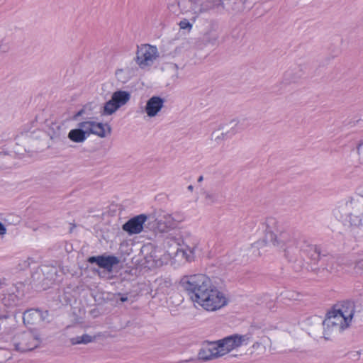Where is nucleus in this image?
<instances>
[{"label": "nucleus", "instance_id": "f257e3e1", "mask_svg": "<svg viewBox=\"0 0 363 363\" xmlns=\"http://www.w3.org/2000/svg\"><path fill=\"white\" fill-rule=\"evenodd\" d=\"M263 242L272 243L281 248L285 257L289 261H296L298 257H302L306 255L312 262H317L320 257L318 249L301 238H296L288 230L283 229L282 226L274 219L267 220V229L264 240L258 241L254 245L258 247Z\"/></svg>", "mask_w": 363, "mask_h": 363}, {"label": "nucleus", "instance_id": "f03ea898", "mask_svg": "<svg viewBox=\"0 0 363 363\" xmlns=\"http://www.w3.org/2000/svg\"><path fill=\"white\" fill-rule=\"evenodd\" d=\"M180 285L194 303L207 311H217L228 303L226 296L205 274L184 276L180 279Z\"/></svg>", "mask_w": 363, "mask_h": 363}, {"label": "nucleus", "instance_id": "7ed1b4c3", "mask_svg": "<svg viewBox=\"0 0 363 363\" xmlns=\"http://www.w3.org/2000/svg\"><path fill=\"white\" fill-rule=\"evenodd\" d=\"M178 7L183 14H191V20L195 21L199 14L207 12L210 9L205 0H179L177 4H170L169 9L176 13Z\"/></svg>", "mask_w": 363, "mask_h": 363}, {"label": "nucleus", "instance_id": "20e7f679", "mask_svg": "<svg viewBox=\"0 0 363 363\" xmlns=\"http://www.w3.org/2000/svg\"><path fill=\"white\" fill-rule=\"evenodd\" d=\"M40 343V335L36 331H26L15 335L13 344L16 351L26 352L36 348Z\"/></svg>", "mask_w": 363, "mask_h": 363}, {"label": "nucleus", "instance_id": "39448f33", "mask_svg": "<svg viewBox=\"0 0 363 363\" xmlns=\"http://www.w3.org/2000/svg\"><path fill=\"white\" fill-rule=\"evenodd\" d=\"M158 57L159 52L156 46L142 44L137 46L134 60L139 67L144 69L151 67Z\"/></svg>", "mask_w": 363, "mask_h": 363}, {"label": "nucleus", "instance_id": "423d86ee", "mask_svg": "<svg viewBox=\"0 0 363 363\" xmlns=\"http://www.w3.org/2000/svg\"><path fill=\"white\" fill-rule=\"evenodd\" d=\"M340 306L335 305L333 308L329 311L323 325V335L325 340H330L333 336L337 335L340 331Z\"/></svg>", "mask_w": 363, "mask_h": 363}, {"label": "nucleus", "instance_id": "0eeeda50", "mask_svg": "<svg viewBox=\"0 0 363 363\" xmlns=\"http://www.w3.org/2000/svg\"><path fill=\"white\" fill-rule=\"evenodd\" d=\"M249 342L248 334H233L217 340V347L220 349L222 356H224L234 350L247 345Z\"/></svg>", "mask_w": 363, "mask_h": 363}, {"label": "nucleus", "instance_id": "6e6552de", "mask_svg": "<svg viewBox=\"0 0 363 363\" xmlns=\"http://www.w3.org/2000/svg\"><path fill=\"white\" fill-rule=\"evenodd\" d=\"M130 99V94L126 91L118 90L113 93L110 100L106 101L101 111L102 116H111Z\"/></svg>", "mask_w": 363, "mask_h": 363}, {"label": "nucleus", "instance_id": "1a4fd4ad", "mask_svg": "<svg viewBox=\"0 0 363 363\" xmlns=\"http://www.w3.org/2000/svg\"><path fill=\"white\" fill-rule=\"evenodd\" d=\"M148 218L146 214L135 216L125 223L122 229L129 235L139 234L143 230V225Z\"/></svg>", "mask_w": 363, "mask_h": 363}, {"label": "nucleus", "instance_id": "9d476101", "mask_svg": "<svg viewBox=\"0 0 363 363\" xmlns=\"http://www.w3.org/2000/svg\"><path fill=\"white\" fill-rule=\"evenodd\" d=\"M23 296V291L18 286L12 285L8 292L3 294L2 303L6 307H13L19 304Z\"/></svg>", "mask_w": 363, "mask_h": 363}, {"label": "nucleus", "instance_id": "9b49d317", "mask_svg": "<svg viewBox=\"0 0 363 363\" xmlns=\"http://www.w3.org/2000/svg\"><path fill=\"white\" fill-rule=\"evenodd\" d=\"M354 312L355 305L354 301L346 300L342 303V330L350 327Z\"/></svg>", "mask_w": 363, "mask_h": 363}, {"label": "nucleus", "instance_id": "f8f14e48", "mask_svg": "<svg viewBox=\"0 0 363 363\" xmlns=\"http://www.w3.org/2000/svg\"><path fill=\"white\" fill-rule=\"evenodd\" d=\"M90 263H96L99 267L111 272L114 265L119 263V259L114 255L93 256L89 258Z\"/></svg>", "mask_w": 363, "mask_h": 363}, {"label": "nucleus", "instance_id": "ddd939ff", "mask_svg": "<svg viewBox=\"0 0 363 363\" xmlns=\"http://www.w3.org/2000/svg\"><path fill=\"white\" fill-rule=\"evenodd\" d=\"M217 345V341L208 342L199 352V358L203 361H208L222 357L220 350Z\"/></svg>", "mask_w": 363, "mask_h": 363}, {"label": "nucleus", "instance_id": "4468645a", "mask_svg": "<svg viewBox=\"0 0 363 363\" xmlns=\"http://www.w3.org/2000/svg\"><path fill=\"white\" fill-rule=\"evenodd\" d=\"M48 316V311L29 309L23 313V320L26 325H34L45 321Z\"/></svg>", "mask_w": 363, "mask_h": 363}, {"label": "nucleus", "instance_id": "2eb2a0df", "mask_svg": "<svg viewBox=\"0 0 363 363\" xmlns=\"http://www.w3.org/2000/svg\"><path fill=\"white\" fill-rule=\"evenodd\" d=\"M218 24L211 21L203 31L202 40L205 44L215 45L219 38Z\"/></svg>", "mask_w": 363, "mask_h": 363}, {"label": "nucleus", "instance_id": "dca6fc26", "mask_svg": "<svg viewBox=\"0 0 363 363\" xmlns=\"http://www.w3.org/2000/svg\"><path fill=\"white\" fill-rule=\"evenodd\" d=\"M164 100L160 96L151 97L146 104L145 112L149 117H154L164 106Z\"/></svg>", "mask_w": 363, "mask_h": 363}, {"label": "nucleus", "instance_id": "f3484780", "mask_svg": "<svg viewBox=\"0 0 363 363\" xmlns=\"http://www.w3.org/2000/svg\"><path fill=\"white\" fill-rule=\"evenodd\" d=\"M196 248V245L195 243L188 245L184 242L180 248L177 249V255H181L187 261H191L194 259Z\"/></svg>", "mask_w": 363, "mask_h": 363}, {"label": "nucleus", "instance_id": "a211bd4d", "mask_svg": "<svg viewBox=\"0 0 363 363\" xmlns=\"http://www.w3.org/2000/svg\"><path fill=\"white\" fill-rule=\"evenodd\" d=\"M175 220L172 215H164L162 218L157 221V228L160 232H164L169 228L175 227Z\"/></svg>", "mask_w": 363, "mask_h": 363}, {"label": "nucleus", "instance_id": "6ab92c4d", "mask_svg": "<svg viewBox=\"0 0 363 363\" xmlns=\"http://www.w3.org/2000/svg\"><path fill=\"white\" fill-rule=\"evenodd\" d=\"M156 285V289L159 293L166 294L172 286V281L171 279L168 277H160L155 281Z\"/></svg>", "mask_w": 363, "mask_h": 363}, {"label": "nucleus", "instance_id": "aec40b11", "mask_svg": "<svg viewBox=\"0 0 363 363\" xmlns=\"http://www.w3.org/2000/svg\"><path fill=\"white\" fill-rule=\"evenodd\" d=\"M100 336H101L100 333L97 334L94 337H92L88 334H83L82 335H80V336H76L74 337H71L69 339V342L71 343L72 345H80V344L86 345L88 343L94 342L95 340L97 337H99Z\"/></svg>", "mask_w": 363, "mask_h": 363}, {"label": "nucleus", "instance_id": "412c9836", "mask_svg": "<svg viewBox=\"0 0 363 363\" xmlns=\"http://www.w3.org/2000/svg\"><path fill=\"white\" fill-rule=\"evenodd\" d=\"M92 125L91 134L98 135L100 138H105L106 136V128H107L108 133H111V129L107 124L94 121Z\"/></svg>", "mask_w": 363, "mask_h": 363}, {"label": "nucleus", "instance_id": "4be33fe9", "mask_svg": "<svg viewBox=\"0 0 363 363\" xmlns=\"http://www.w3.org/2000/svg\"><path fill=\"white\" fill-rule=\"evenodd\" d=\"M68 138L74 143H82L88 136H86L83 130L78 128L71 130L68 133Z\"/></svg>", "mask_w": 363, "mask_h": 363}, {"label": "nucleus", "instance_id": "5701e85b", "mask_svg": "<svg viewBox=\"0 0 363 363\" xmlns=\"http://www.w3.org/2000/svg\"><path fill=\"white\" fill-rule=\"evenodd\" d=\"M93 124L94 121H83L78 124V128L83 130V131L86 133V136L89 137L90 134H91Z\"/></svg>", "mask_w": 363, "mask_h": 363}, {"label": "nucleus", "instance_id": "b1692460", "mask_svg": "<svg viewBox=\"0 0 363 363\" xmlns=\"http://www.w3.org/2000/svg\"><path fill=\"white\" fill-rule=\"evenodd\" d=\"M179 26L180 29L182 30H190L192 28V24L187 19H183L179 23Z\"/></svg>", "mask_w": 363, "mask_h": 363}, {"label": "nucleus", "instance_id": "393cba45", "mask_svg": "<svg viewBox=\"0 0 363 363\" xmlns=\"http://www.w3.org/2000/svg\"><path fill=\"white\" fill-rule=\"evenodd\" d=\"M210 9H213L215 7L219 6L223 0H205Z\"/></svg>", "mask_w": 363, "mask_h": 363}, {"label": "nucleus", "instance_id": "a878e982", "mask_svg": "<svg viewBox=\"0 0 363 363\" xmlns=\"http://www.w3.org/2000/svg\"><path fill=\"white\" fill-rule=\"evenodd\" d=\"M354 268H355L357 272H363V257L358 259L356 262Z\"/></svg>", "mask_w": 363, "mask_h": 363}, {"label": "nucleus", "instance_id": "bb28decb", "mask_svg": "<svg viewBox=\"0 0 363 363\" xmlns=\"http://www.w3.org/2000/svg\"><path fill=\"white\" fill-rule=\"evenodd\" d=\"M205 199L208 204L215 201L214 196L210 193L205 194Z\"/></svg>", "mask_w": 363, "mask_h": 363}, {"label": "nucleus", "instance_id": "cd10ccee", "mask_svg": "<svg viewBox=\"0 0 363 363\" xmlns=\"http://www.w3.org/2000/svg\"><path fill=\"white\" fill-rule=\"evenodd\" d=\"M9 50V46L5 43H0V54L6 53Z\"/></svg>", "mask_w": 363, "mask_h": 363}, {"label": "nucleus", "instance_id": "c85d7f7f", "mask_svg": "<svg viewBox=\"0 0 363 363\" xmlns=\"http://www.w3.org/2000/svg\"><path fill=\"white\" fill-rule=\"evenodd\" d=\"M348 355H350V358L354 360H357L359 358L360 353L359 352H354L348 354Z\"/></svg>", "mask_w": 363, "mask_h": 363}, {"label": "nucleus", "instance_id": "c756f323", "mask_svg": "<svg viewBox=\"0 0 363 363\" xmlns=\"http://www.w3.org/2000/svg\"><path fill=\"white\" fill-rule=\"evenodd\" d=\"M85 110H86V107L83 108L82 109H81L80 111H79L74 116V118L76 120L77 119L79 116H83L84 113H85Z\"/></svg>", "mask_w": 363, "mask_h": 363}, {"label": "nucleus", "instance_id": "7c9ffc66", "mask_svg": "<svg viewBox=\"0 0 363 363\" xmlns=\"http://www.w3.org/2000/svg\"><path fill=\"white\" fill-rule=\"evenodd\" d=\"M6 233L5 226L0 222V235H4Z\"/></svg>", "mask_w": 363, "mask_h": 363}, {"label": "nucleus", "instance_id": "2f4dec72", "mask_svg": "<svg viewBox=\"0 0 363 363\" xmlns=\"http://www.w3.org/2000/svg\"><path fill=\"white\" fill-rule=\"evenodd\" d=\"M124 71H125V69H118L116 71V75L119 77Z\"/></svg>", "mask_w": 363, "mask_h": 363}, {"label": "nucleus", "instance_id": "473e14b6", "mask_svg": "<svg viewBox=\"0 0 363 363\" xmlns=\"http://www.w3.org/2000/svg\"><path fill=\"white\" fill-rule=\"evenodd\" d=\"M3 285H6V279H0V289L2 288Z\"/></svg>", "mask_w": 363, "mask_h": 363}, {"label": "nucleus", "instance_id": "72a5a7b5", "mask_svg": "<svg viewBox=\"0 0 363 363\" xmlns=\"http://www.w3.org/2000/svg\"><path fill=\"white\" fill-rule=\"evenodd\" d=\"M187 189L189 191H192L194 189V186L192 185H189L188 186Z\"/></svg>", "mask_w": 363, "mask_h": 363}, {"label": "nucleus", "instance_id": "f704fd0d", "mask_svg": "<svg viewBox=\"0 0 363 363\" xmlns=\"http://www.w3.org/2000/svg\"><path fill=\"white\" fill-rule=\"evenodd\" d=\"M201 181H203V176H200V177H199V179H198V182H201Z\"/></svg>", "mask_w": 363, "mask_h": 363}, {"label": "nucleus", "instance_id": "c9c22d12", "mask_svg": "<svg viewBox=\"0 0 363 363\" xmlns=\"http://www.w3.org/2000/svg\"><path fill=\"white\" fill-rule=\"evenodd\" d=\"M362 145V143H359V145L357 146V151L359 152V149H360V146Z\"/></svg>", "mask_w": 363, "mask_h": 363}, {"label": "nucleus", "instance_id": "e433bc0d", "mask_svg": "<svg viewBox=\"0 0 363 363\" xmlns=\"http://www.w3.org/2000/svg\"><path fill=\"white\" fill-rule=\"evenodd\" d=\"M121 300H122L123 301H125L126 300V298H121Z\"/></svg>", "mask_w": 363, "mask_h": 363}, {"label": "nucleus", "instance_id": "4c0bfd02", "mask_svg": "<svg viewBox=\"0 0 363 363\" xmlns=\"http://www.w3.org/2000/svg\"><path fill=\"white\" fill-rule=\"evenodd\" d=\"M235 133H236V131H233L232 134H235Z\"/></svg>", "mask_w": 363, "mask_h": 363}]
</instances>
